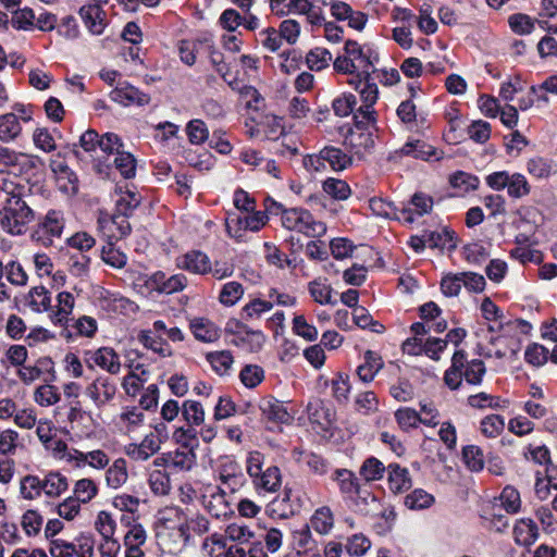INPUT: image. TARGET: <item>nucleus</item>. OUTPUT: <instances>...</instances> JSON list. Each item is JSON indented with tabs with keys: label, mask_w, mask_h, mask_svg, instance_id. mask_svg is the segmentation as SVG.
Wrapping results in <instances>:
<instances>
[{
	"label": "nucleus",
	"mask_w": 557,
	"mask_h": 557,
	"mask_svg": "<svg viewBox=\"0 0 557 557\" xmlns=\"http://www.w3.org/2000/svg\"><path fill=\"white\" fill-rule=\"evenodd\" d=\"M267 210L271 214L281 215V223L287 230L304 233L309 237H320L326 232V225L321 221H317L312 214L305 209H285L281 203L271 201Z\"/></svg>",
	"instance_id": "nucleus-1"
},
{
	"label": "nucleus",
	"mask_w": 557,
	"mask_h": 557,
	"mask_svg": "<svg viewBox=\"0 0 557 557\" xmlns=\"http://www.w3.org/2000/svg\"><path fill=\"white\" fill-rule=\"evenodd\" d=\"M33 220V211L20 198H7L0 210V224L4 231L13 235L23 234L25 226Z\"/></svg>",
	"instance_id": "nucleus-2"
},
{
	"label": "nucleus",
	"mask_w": 557,
	"mask_h": 557,
	"mask_svg": "<svg viewBox=\"0 0 557 557\" xmlns=\"http://www.w3.org/2000/svg\"><path fill=\"white\" fill-rule=\"evenodd\" d=\"M486 184L495 190L507 188L508 195L513 198H522L531 191L525 176L520 173L494 172L486 176Z\"/></svg>",
	"instance_id": "nucleus-3"
},
{
	"label": "nucleus",
	"mask_w": 557,
	"mask_h": 557,
	"mask_svg": "<svg viewBox=\"0 0 557 557\" xmlns=\"http://www.w3.org/2000/svg\"><path fill=\"white\" fill-rule=\"evenodd\" d=\"M116 385L109 377L100 375L87 385L85 394L95 404L97 408H101L109 404L115 396Z\"/></svg>",
	"instance_id": "nucleus-4"
},
{
	"label": "nucleus",
	"mask_w": 557,
	"mask_h": 557,
	"mask_svg": "<svg viewBox=\"0 0 557 557\" xmlns=\"http://www.w3.org/2000/svg\"><path fill=\"white\" fill-rule=\"evenodd\" d=\"M162 444L158 437L148 433L140 443L128 444L125 454L135 461H146L160 450Z\"/></svg>",
	"instance_id": "nucleus-5"
},
{
	"label": "nucleus",
	"mask_w": 557,
	"mask_h": 557,
	"mask_svg": "<svg viewBox=\"0 0 557 557\" xmlns=\"http://www.w3.org/2000/svg\"><path fill=\"white\" fill-rule=\"evenodd\" d=\"M78 14L84 22L85 27L92 35H101L107 26L106 13L99 4L88 3L83 5Z\"/></svg>",
	"instance_id": "nucleus-6"
},
{
	"label": "nucleus",
	"mask_w": 557,
	"mask_h": 557,
	"mask_svg": "<svg viewBox=\"0 0 557 557\" xmlns=\"http://www.w3.org/2000/svg\"><path fill=\"white\" fill-rule=\"evenodd\" d=\"M166 459L156 458L148 472V484L156 495H166L171 488L169 474L165 471Z\"/></svg>",
	"instance_id": "nucleus-7"
},
{
	"label": "nucleus",
	"mask_w": 557,
	"mask_h": 557,
	"mask_svg": "<svg viewBox=\"0 0 557 557\" xmlns=\"http://www.w3.org/2000/svg\"><path fill=\"white\" fill-rule=\"evenodd\" d=\"M189 330L197 341L203 343H214L221 337V330L203 317L190 318Z\"/></svg>",
	"instance_id": "nucleus-8"
},
{
	"label": "nucleus",
	"mask_w": 557,
	"mask_h": 557,
	"mask_svg": "<svg viewBox=\"0 0 557 557\" xmlns=\"http://www.w3.org/2000/svg\"><path fill=\"white\" fill-rule=\"evenodd\" d=\"M50 168L57 175L60 189L67 194H75L77 191V178L74 173L70 171L60 153L51 159Z\"/></svg>",
	"instance_id": "nucleus-9"
},
{
	"label": "nucleus",
	"mask_w": 557,
	"mask_h": 557,
	"mask_svg": "<svg viewBox=\"0 0 557 557\" xmlns=\"http://www.w3.org/2000/svg\"><path fill=\"white\" fill-rule=\"evenodd\" d=\"M98 222L101 232L111 239L123 238L131 232L128 221L119 214H101Z\"/></svg>",
	"instance_id": "nucleus-10"
},
{
	"label": "nucleus",
	"mask_w": 557,
	"mask_h": 557,
	"mask_svg": "<svg viewBox=\"0 0 557 557\" xmlns=\"http://www.w3.org/2000/svg\"><path fill=\"white\" fill-rule=\"evenodd\" d=\"M206 509L216 519L226 517L232 510L226 494L220 487H214L203 495Z\"/></svg>",
	"instance_id": "nucleus-11"
},
{
	"label": "nucleus",
	"mask_w": 557,
	"mask_h": 557,
	"mask_svg": "<svg viewBox=\"0 0 557 557\" xmlns=\"http://www.w3.org/2000/svg\"><path fill=\"white\" fill-rule=\"evenodd\" d=\"M177 267L196 274H206L212 270V264L208 256L198 250L187 252L180 257L177 259Z\"/></svg>",
	"instance_id": "nucleus-12"
},
{
	"label": "nucleus",
	"mask_w": 557,
	"mask_h": 557,
	"mask_svg": "<svg viewBox=\"0 0 557 557\" xmlns=\"http://www.w3.org/2000/svg\"><path fill=\"white\" fill-rule=\"evenodd\" d=\"M110 96L113 101L123 106H145L150 101L149 96L128 84H119V86L111 91Z\"/></svg>",
	"instance_id": "nucleus-13"
},
{
	"label": "nucleus",
	"mask_w": 557,
	"mask_h": 557,
	"mask_svg": "<svg viewBox=\"0 0 557 557\" xmlns=\"http://www.w3.org/2000/svg\"><path fill=\"white\" fill-rule=\"evenodd\" d=\"M42 495L48 498L61 497L69 488L65 475L58 471H49L40 478Z\"/></svg>",
	"instance_id": "nucleus-14"
},
{
	"label": "nucleus",
	"mask_w": 557,
	"mask_h": 557,
	"mask_svg": "<svg viewBox=\"0 0 557 557\" xmlns=\"http://www.w3.org/2000/svg\"><path fill=\"white\" fill-rule=\"evenodd\" d=\"M369 206L372 212L380 216L396 218L398 220L403 218L407 223H412L414 220L411 209L404 207L401 210H397L393 203L386 202L381 198H372Z\"/></svg>",
	"instance_id": "nucleus-15"
},
{
	"label": "nucleus",
	"mask_w": 557,
	"mask_h": 557,
	"mask_svg": "<svg viewBox=\"0 0 557 557\" xmlns=\"http://www.w3.org/2000/svg\"><path fill=\"white\" fill-rule=\"evenodd\" d=\"M344 54L356 65V69L363 75L369 76V70L372 67L370 57L363 48L354 40H347L344 46Z\"/></svg>",
	"instance_id": "nucleus-16"
},
{
	"label": "nucleus",
	"mask_w": 557,
	"mask_h": 557,
	"mask_svg": "<svg viewBox=\"0 0 557 557\" xmlns=\"http://www.w3.org/2000/svg\"><path fill=\"white\" fill-rule=\"evenodd\" d=\"M89 360L94 364L100 367L111 374H116L120 372V357L112 348L101 347L97 349L96 351L91 352Z\"/></svg>",
	"instance_id": "nucleus-17"
},
{
	"label": "nucleus",
	"mask_w": 557,
	"mask_h": 557,
	"mask_svg": "<svg viewBox=\"0 0 557 557\" xmlns=\"http://www.w3.org/2000/svg\"><path fill=\"white\" fill-rule=\"evenodd\" d=\"M262 413L271 421L289 423L293 419L286 407L274 398H265L260 404Z\"/></svg>",
	"instance_id": "nucleus-18"
},
{
	"label": "nucleus",
	"mask_w": 557,
	"mask_h": 557,
	"mask_svg": "<svg viewBox=\"0 0 557 557\" xmlns=\"http://www.w3.org/2000/svg\"><path fill=\"white\" fill-rule=\"evenodd\" d=\"M117 194L119 198L115 202L116 214L127 220V218L134 211V209H136L139 206L141 198L136 191L129 190L127 188L123 190L122 187H119Z\"/></svg>",
	"instance_id": "nucleus-19"
},
{
	"label": "nucleus",
	"mask_w": 557,
	"mask_h": 557,
	"mask_svg": "<svg viewBox=\"0 0 557 557\" xmlns=\"http://www.w3.org/2000/svg\"><path fill=\"white\" fill-rule=\"evenodd\" d=\"M22 124L14 113L0 115V141L10 143L22 134Z\"/></svg>",
	"instance_id": "nucleus-20"
},
{
	"label": "nucleus",
	"mask_w": 557,
	"mask_h": 557,
	"mask_svg": "<svg viewBox=\"0 0 557 557\" xmlns=\"http://www.w3.org/2000/svg\"><path fill=\"white\" fill-rule=\"evenodd\" d=\"M70 458L75 459V466L82 467L85 465H89L95 469H103L109 465V457L102 450H92L89 453H82L78 450H74L71 453Z\"/></svg>",
	"instance_id": "nucleus-21"
},
{
	"label": "nucleus",
	"mask_w": 557,
	"mask_h": 557,
	"mask_svg": "<svg viewBox=\"0 0 557 557\" xmlns=\"http://www.w3.org/2000/svg\"><path fill=\"white\" fill-rule=\"evenodd\" d=\"M309 525L320 535L329 534L334 525V516L330 507L318 508L310 518Z\"/></svg>",
	"instance_id": "nucleus-22"
},
{
	"label": "nucleus",
	"mask_w": 557,
	"mask_h": 557,
	"mask_svg": "<svg viewBox=\"0 0 557 557\" xmlns=\"http://www.w3.org/2000/svg\"><path fill=\"white\" fill-rule=\"evenodd\" d=\"M387 471L388 485L394 493H401L411 487V478L407 469L398 465H389Z\"/></svg>",
	"instance_id": "nucleus-23"
},
{
	"label": "nucleus",
	"mask_w": 557,
	"mask_h": 557,
	"mask_svg": "<svg viewBox=\"0 0 557 557\" xmlns=\"http://www.w3.org/2000/svg\"><path fill=\"white\" fill-rule=\"evenodd\" d=\"M513 536L517 544L531 545L537 537V528L531 519H521L513 528Z\"/></svg>",
	"instance_id": "nucleus-24"
},
{
	"label": "nucleus",
	"mask_w": 557,
	"mask_h": 557,
	"mask_svg": "<svg viewBox=\"0 0 557 557\" xmlns=\"http://www.w3.org/2000/svg\"><path fill=\"white\" fill-rule=\"evenodd\" d=\"M465 368V355L461 351H456L451 359L450 368L445 372L444 381L446 385L456 389L462 383V369Z\"/></svg>",
	"instance_id": "nucleus-25"
},
{
	"label": "nucleus",
	"mask_w": 557,
	"mask_h": 557,
	"mask_svg": "<svg viewBox=\"0 0 557 557\" xmlns=\"http://www.w3.org/2000/svg\"><path fill=\"white\" fill-rule=\"evenodd\" d=\"M368 77L369 76L366 75V82L360 90L362 106L359 108V111L364 119L371 120L373 114V110L371 108L377 100L379 89L376 84L369 82Z\"/></svg>",
	"instance_id": "nucleus-26"
},
{
	"label": "nucleus",
	"mask_w": 557,
	"mask_h": 557,
	"mask_svg": "<svg viewBox=\"0 0 557 557\" xmlns=\"http://www.w3.org/2000/svg\"><path fill=\"white\" fill-rule=\"evenodd\" d=\"M75 304L74 296L69 292H62L58 295L57 310L51 314L54 323L63 325L69 321Z\"/></svg>",
	"instance_id": "nucleus-27"
},
{
	"label": "nucleus",
	"mask_w": 557,
	"mask_h": 557,
	"mask_svg": "<svg viewBox=\"0 0 557 557\" xmlns=\"http://www.w3.org/2000/svg\"><path fill=\"white\" fill-rule=\"evenodd\" d=\"M383 367V361L381 357L371 350L366 351L364 354V362L358 367V375L364 381H371L374 375L381 370Z\"/></svg>",
	"instance_id": "nucleus-28"
},
{
	"label": "nucleus",
	"mask_w": 557,
	"mask_h": 557,
	"mask_svg": "<svg viewBox=\"0 0 557 557\" xmlns=\"http://www.w3.org/2000/svg\"><path fill=\"white\" fill-rule=\"evenodd\" d=\"M121 521L128 528L124 536V545H144L146 543L147 532L140 523L131 517H123Z\"/></svg>",
	"instance_id": "nucleus-29"
},
{
	"label": "nucleus",
	"mask_w": 557,
	"mask_h": 557,
	"mask_svg": "<svg viewBox=\"0 0 557 557\" xmlns=\"http://www.w3.org/2000/svg\"><path fill=\"white\" fill-rule=\"evenodd\" d=\"M206 359L219 375L226 374L234 362L233 356L227 350L208 352Z\"/></svg>",
	"instance_id": "nucleus-30"
},
{
	"label": "nucleus",
	"mask_w": 557,
	"mask_h": 557,
	"mask_svg": "<svg viewBox=\"0 0 557 557\" xmlns=\"http://www.w3.org/2000/svg\"><path fill=\"white\" fill-rule=\"evenodd\" d=\"M127 478L126 461L122 458L116 459L106 473L107 483L112 488L121 487L127 481Z\"/></svg>",
	"instance_id": "nucleus-31"
},
{
	"label": "nucleus",
	"mask_w": 557,
	"mask_h": 557,
	"mask_svg": "<svg viewBox=\"0 0 557 557\" xmlns=\"http://www.w3.org/2000/svg\"><path fill=\"white\" fill-rule=\"evenodd\" d=\"M255 485L267 492H275L281 486V471L277 467H269L253 481Z\"/></svg>",
	"instance_id": "nucleus-32"
},
{
	"label": "nucleus",
	"mask_w": 557,
	"mask_h": 557,
	"mask_svg": "<svg viewBox=\"0 0 557 557\" xmlns=\"http://www.w3.org/2000/svg\"><path fill=\"white\" fill-rule=\"evenodd\" d=\"M26 161L27 156L23 153H16L9 148L3 147L2 151H0V165L7 168L10 171V174H13L15 177L17 173L22 171V168Z\"/></svg>",
	"instance_id": "nucleus-33"
},
{
	"label": "nucleus",
	"mask_w": 557,
	"mask_h": 557,
	"mask_svg": "<svg viewBox=\"0 0 557 557\" xmlns=\"http://www.w3.org/2000/svg\"><path fill=\"white\" fill-rule=\"evenodd\" d=\"M164 273L161 271L154 272L151 275H140L135 281L134 285L141 294H150L152 292L161 293Z\"/></svg>",
	"instance_id": "nucleus-34"
},
{
	"label": "nucleus",
	"mask_w": 557,
	"mask_h": 557,
	"mask_svg": "<svg viewBox=\"0 0 557 557\" xmlns=\"http://www.w3.org/2000/svg\"><path fill=\"white\" fill-rule=\"evenodd\" d=\"M145 413L138 408H127L120 414V422L127 434L135 433L143 425Z\"/></svg>",
	"instance_id": "nucleus-35"
},
{
	"label": "nucleus",
	"mask_w": 557,
	"mask_h": 557,
	"mask_svg": "<svg viewBox=\"0 0 557 557\" xmlns=\"http://www.w3.org/2000/svg\"><path fill=\"white\" fill-rule=\"evenodd\" d=\"M28 304L34 311L41 312L51 308V297L44 286L33 287L28 293Z\"/></svg>",
	"instance_id": "nucleus-36"
},
{
	"label": "nucleus",
	"mask_w": 557,
	"mask_h": 557,
	"mask_svg": "<svg viewBox=\"0 0 557 557\" xmlns=\"http://www.w3.org/2000/svg\"><path fill=\"white\" fill-rule=\"evenodd\" d=\"M166 459V465H171L178 470H189L195 463V454L191 450H176L160 457Z\"/></svg>",
	"instance_id": "nucleus-37"
},
{
	"label": "nucleus",
	"mask_w": 557,
	"mask_h": 557,
	"mask_svg": "<svg viewBox=\"0 0 557 557\" xmlns=\"http://www.w3.org/2000/svg\"><path fill=\"white\" fill-rule=\"evenodd\" d=\"M332 61V53L325 48H315L306 55V63L312 71H321L329 66Z\"/></svg>",
	"instance_id": "nucleus-38"
},
{
	"label": "nucleus",
	"mask_w": 557,
	"mask_h": 557,
	"mask_svg": "<svg viewBox=\"0 0 557 557\" xmlns=\"http://www.w3.org/2000/svg\"><path fill=\"white\" fill-rule=\"evenodd\" d=\"M20 492L24 499L35 500L42 495L40 476L28 474L21 480Z\"/></svg>",
	"instance_id": "nucleus-39"
},
{
	"label": "nucleus",
	"mask_w": 557,
	"mask_h": 557,
	"mask_svg": "<svg viewBox=\"0 0 557 557\" xmlns=\"http://www.w3.org/2000/svg\"><path fill=\"white\" fill-rule=\"evenodd\" d=\"M322 158L325 159L332 170L341 171L346 169L351 159L347 154L343 153L339 149L333 147H325L322 149Z\"/></svg>",
	"instance_id": "nucleus-40"
},
{
	"label": "nucleus",
	"mask_w": 557,
	"mask_h": 557,
	"mask_svg": "<svg viewBox=\"0 0 557 557\" xmlns=\"http://www.w3.org/2000/svg\"><path fill=\"white\" fill-rule=\"evenodd\" d=\"M309 293L315 302L321 305H334L332 299V287L325 281L314 280L309 284Z\"/></svg>",
	"instance_id": "nucleus-41"
},
{
	"label": "nucleus",
	"mask_w": 557,
	"mask_h": 557,
	"mask_svg": "<svg viewBox=\"0 0 557 557\" xmlns=\"http://www.w3.org/2000/svg\"><path fill=\"white\" fill-rule=\"evenodd\" d=\"M244 295V287L238 282H228L222 286L219 301L224 306L235 305Z\"/></svg>",
	"instance_id": "nucleus-42"
},
{
	"label": "nucleus",
	"mask_w": 557,
	"mask_h": 557,
	"mask_svg": "<svg viewBox=\"0 0 557 557\" xmlns=\"http://www.w3.org/2000/svg\"><path fill=\"white\" fill-rule=\"evenodd\" d=\"M98 488L95 482L90 479H81L75 483L74 486V499L78 503L86 504L90 502L97 495Z\"/></svg>",
	"instance_id": "nucleus-43"
},
{
	"label": "nucleus",
	"mask_w": 557,
	"mask_h": 557,
	"mask_svg": "<svg viewBox=\"0 0 557 557\" xmlns=\"http://www.w3.org/2000/svg\"><path fill=\"white\" fill-rule=\"evenodd\" d=\"M434 503L433 495L426 493L423 490H414L408 494L405 498V505L409 509L420 510L429 508Z\"/></svg>",
	"instance_id": "nucleus-44"
},
{
	"label": "nucleus",
	"mask_w": 557,
	"mask_h": 557,
	"mask_svg": "<svg viewBox=\"0 0 557 557\" xmlns=\"http://www.w3.org/2000/svg\"><path fill=\"white\" fill-rule=\"evenodd\" d=\"M462 459L471 471H480L484 467V455L478 446H466L462 449Z\"/></svg>",
	"instance_id": "nucleus-45"
},
{
	"label": "nucleus",
	"mask_w": 557,
	"mask_h": 557,
	"mask_svg": "<svg viewBox=\"0 0 557 557\" xmlns=\"http://www.w3.org/2000/svg\"><path fill=\"white\" fill-rule=\"evenodd\" d=\"M325 194L334 199L345 200L350 195V188L346 182L337 178H327L323 183Z\"/></svg>",
	"instance_id": "nucleus-46"
},
{
	"label": "nucleus",
	"mask_w": 557,
	"mask_h": 557,
	"mask_svg": "<svg viewBox=\"0 0 557 557\" xmlns=\"http://www.w3.org/2000/svg\"><path fill=\"white\" fill-rule=\"evenodd\" d=\"M293 331L308 342H314L319 334L317 327L308 323L302 314L294 317Z\"/></svg>",
	"instance_id": "nucleus-47"
},
{
	"label": "nucleus",
	"mask_w": 557,
	"mask_h": 557,
	"mask_svg": "<svg viewBox=\"0 0 557 557\" xmlns=\"http://www.w3.org/2000/svg\"><path fill=\"white\" fill-rule=\"evenodd\" d=\"M355 409L362 414H370L379 409V400L373 392H363L355 399Z\"/></svg>",
	"instance_id": "nucleus-48"
},
{
	"label": "nucleus",
	"mask_w": 557,
	"mask_h": 557,
	"mask_svg": "<svg viewBox=\"0 0 557 557\" xmlns=\"http://www.w3.org/2000/svg\"><path fill=\"white\" fill-rule=\"evenodd\" d=\"M182 413L189 424L200 425L205 421V410L195 400H186L182 407Z\"/></svg>",
	"instance_id": "nucleus-49"
},
{
	"label": "nucleus",
	"mask_w": 557,
	"mask_h": 557,
	"mask_svg": "<svg viewBox=\"0 0 557 557\" xmlns=\"http://www.w3.org/2000/svg\"><path fill=\"white\" fill-rule=\"evenodd\" d=\"M520 505L519 492L511 486H506L498 498V506L504 508L507 512H516L520 508Z\"/></svg>",
	"instance_id": "nucleus-50"
},
{
	"label": "nucleus",
	"mask_w": 557,
	"mask_h": 557,
	"mask_svg": "<svg viewBox=\"0 0 557 557\" xmlns=\"http://www.w3.org/2000/svg\"><path fill=\"white\" fill-rule=\"evenodd\" d=\"M95 528L102 539H111L116 530V522L107 511H100L95 521Z\"/></svg>",
	"instance_id": "nucleus-51"
},
{
	"label": "nucleus",
	"mask_w": 557,
	"mask_h": 557,
	"mask_svg": "<svg viewBox=\"0 0 557 557\" xmlns=\"http://www.w3.org/2000/svg\"><path fill=\"white\" fill-rule=\"evenodd\" d=\"M400 152L403 154L412 156L413 158H420L423 160H428L434 153L431 146L418 139L408 141L400 149Z\"/></svg>",
	"instance_id": "nucleus-52"
},
{
	"label": "nucleus",
	"mask_w": 557,
	"mask_h": 557,
	"mask_svg": "<svg viewBox=\"0 0 557 557\" xmlns=\"http://www.w3.org/2000/svg\"><path fill=\"white\" fill-rule=\"evenodd\" d=\"M225 536L233 542L244 544L255 539V533L247 525L234 522L226 527Z\"/></svg>",
	"instance_id": "nucleus-53"
},
{
	"label": "nucleus",
	"mask_w": 557,
	"mask_h": 557,
	"mask_svg": "<svg viewBox=\"0 0 557 557\" xmlns=\"http://www.w3.org/2000/svg\"><path fill=\"white\" fill-rule=\"evenodd\" d=\"M539 20H533L527 14L517 13L509 17V25L511 29L519 35L531 34L534 29L535 22Z\"/></svg>",
	"instance_id": "nucleus-54"
},
{
	"label": "nucleus",
	"mask_w": 557,
	"mask_h": 557,
	"mask_svg": "<svg viewBox=\"0 0 557 557\" xmlns=\"http://www.w3.org/2000/svg\"><path fill=\"white\" fill-rule=\"evenodd\" d=\"M239 377L245 386L252 388L263 381L264 372L259 366L247 364L240 371Z\"/></svg>",
	"instance_id": "nucleus-55"
},
{
	"label": "nucleus",
	"mask_w": 557,
	"mask_h": 557,
	"mask_svg": "<svg viewBox=\"0 0 557 557\" xmlns=\"http://www.w3.org/2000/svg\"><path fill=\"white\" fill-rule=\"evenodd\" d=\"M33 143L38 149L45 152L54 151L57 148L53 136L46 127L35 128L33 132Z\"/></svg>",
	"instance_id": "nucleus-56"
},
{
	"label": "nucleus",
	"mask_w": 557,
	"mask_h": 557,
	"mask_svg": "<svg viewBox=\"0 0 557 557\" xmlns=\"http://www.w3.org/2000/svg\"><path fill=\"white\" fill-rule=\"evenodd\" d=\"M449 182L454 188H457L462 193L476 189L479 184L478 177L465 172H457L453 174Z\"/></svg>",
	"instance_id": "nucleus-57"
},
{
	"label": "nucleus",
	"mask_w": 557,
	"mask_h": 557,
	"mask_svg": "<svg viewBox=\"0 0 557 557\" xmlns=\"http://www.w3.org/2000/svg\"><path fill=\"white\" fill-rule=\"evenodd\" d=\"M101 258L107 264L115 269L123 268L127 261V257L111 243L102 248Z\"/></svg>",
	"instance_id": "nucleus-58"
},
{
	"label": "nucleus",
	"mask_w": 557,
	"mask_h": 557,
	"mask_svg": "<svg viewBox=\"0 0 557 557\" xmlns=\"http://www.w3.org/2000/svg\"><path fill=\"white\" fill-rule=\"evenodd\" d=\"M505 421L498 414H491L481 421V432L487 437H496L504 430Z\"/></svg>",
	"instance_id": "nucleus-59"
},
{
	"label": "nucleus",
	"mask_w": 557,
	"mask_h": 557,
	"mask_svg": "<svg viewBox=\"0 0 557 557\" xmlns=\"http://www.w3.org/2000/svg\"><path fill=\"white\" fill-rule=\"evenodd\" d=\"M352 317L355 323L362 329L371 326L372 331L375 333H382L384 330V326L381 323L373 321L369 311L363 307H356L354 309Z\"/></svg>",
	"instance_id": "nucleus-60"
},
{
	"label": "nucleus",
	"mask_w": 557,
	"mask_h": 557,
	"mask_svg": "<svg viewBox=\"0 0 557 557\" xmlns=\"http://www.w3.org/2000/svg\"><path fill=\"white\" fill-rule=\"evenodd\" d=\"M113 163L124 177L129 178L135 175L136 161L131 153L122 151L115 154Z\"/></svg>",
	"instance_id": "nucleus-61"
},
{
	"label": "nucleus",
	"mask_w": 557,
	"mask_h": 557,
	"mask_svg": "<svg viewBox=\"0 0 557 557\" xmlns=\"http://www.w3.org/2000/svg\"><path fill=\"white\" fill-rule=\"evenodd\" d=\"M35 401L40 406H52L60 400V395L52 385H41L34 394Z\"/></svg>",
	"instance_id": "nucleus-62"
},
{
	"label": "nucleus",
	"mask_w": 557,
	"mask_h": 557,
	"mask_svg": "<svg viewBox=\"0 0 557 557\" xmlns=\"http://www.w3.org/2000/svg\"><path fill=\"white\" fill-rule=\"evenodd\" d=\"M395 419L401 430L409 431L419 423V413L411 408H400L395 412Z\"/></svg>",
	"instance_id": "nucleus-63"
},
{
	"label": "nucleus",
	"mask_w": 557,
	"mask_h": 557,
	"mask_svg": "<svg viewBox=\"0 0 557 557\" xmlns=\"http://www.w3.org/2000/svg\"><path fill=\"white\" fill-rule=\"evenodd\" d=\"M35 12L29 8L16 9L13 12L12 24L17 29L28 30L34 26Z\"/></svg>",
	"instance_id": "nucleus-64"
}]
</instances>
